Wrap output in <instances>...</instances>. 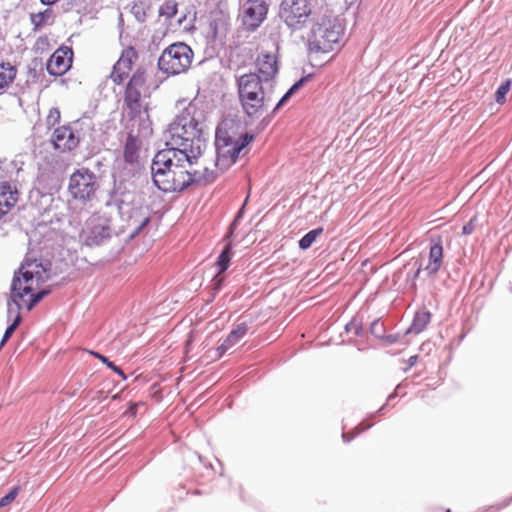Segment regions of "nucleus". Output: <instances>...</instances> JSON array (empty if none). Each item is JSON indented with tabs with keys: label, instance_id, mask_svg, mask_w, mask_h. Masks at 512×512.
<instances>
[{
	"label": "nucleus",
	"instance_id": "9",
	"mask_svg": "<svg viewBox=\"0 0 512 512\" xmlns=\"http://www.w3.org/2000/svg\"><path fill=\"white\" fill-rule=\"evenodd\" d=\"M194 53L185 43L171 44L161 54L158 66L168 75H178L186 72L192 64Z\"/></svg>",
	"mask_w": 512,
	"mask_h": 512
},
{
	"label": "nucleus",
	"instance_id": "27",
	"mask_svg": "<svg viewBox=\"0 0 512 512\" xmlns=\"http://www.w3.org/2000/svg\"><path fill=\"white\" fill-rule=\"evenodd\" d=\"M89 353L93 355L95 358L99 359L109 369L117 373L122 379L125 380L127 378L123 370L120 367L116 366L113 362H111L106 356L95 351H89Z\"/></svg>",
	"mask_w": 512,
	"mask_h": 512
},
{
	"label": "nucleus",
	"instance_id": "26",
	"mask_svg": "<svg viewBox=\"0 0 512 512\" xmlns=\"http://www.w3.org/2000/svg\"><path fill=\"white\" fill-rule=\"evenodd\" d=\"M230 260H231V246H230V244H228L225 246V248L223 249V251L221 252V254L219 255L218 260H217V267H218L219 273L224 272L229 267Z\"/></svg>",
	"mask_w": 512,
	"mask_h": 512
},
{
	"label": "nucleus",
	"instance_id": "20",
	"mask_svg": "<svg viewBox=\"0 0 512 512\" xmlns=\"http://www.w3.org/2000/svg\"><path fill=\"white\" fill-rule=\"evenodd\" d=\"M443 255V246L440 240L431 245L428 263L425 266V271L428 275H435L440 270L443 264Z\"/></svg>",
	"mask_w": 512,
	"mask_h": 512
},
{
	"label": "nucleus",
	"instance_id": "32",
	"mask_svg": "<svg viewBox=\"0 0 512 512\" xmlns=\"http://www.w3.org/2000/svg\"><path fill=\"white\" fill-rule=\"evenodd\" d=\"M20 488L18 486L12 488L8 494L0 499V508L6 507L11 504L19 494Z\"/></svg>",
	"mask_w": 512,
	"mask_h": 512
},
{
	"label": "nucleus",
	"instance_id": "38",
	"mask_svg": "<svg viewBox=\"0 0 512 512\" xmlns=\"http://www.w3.org/2000/svg\"><path fill=\"white\" fill-rule=\"evenodd\" d=\"M149 222V218L148 217H145L143 222L141 223L139 229L143 228L144 226L147 225V223Z\"/></svg>",
	"mask_w": 512,
	"mask_h": 512
},
{
	"label": "nucleus",
	"instance_id": "35",
	"mask_svg": "<svg viewBox=\"0 0 512 512\" xmlns=\"http://www.w3.org/2000/svg\"><path fill=\"white\" fill-rule=\"evenodd\" d=\"M139 405H140V403H133V402H131L130 405H129V409H128L127 413H129L132 416H135L136 413H137V409H138Z\"/></svg>",
	"mask_w": 512,
	"mask_h": 512
},
{
	"label": "nucleus",
	"instance_id": "33",
	"mask_svg": "<svg viewBox=\"0 0 512 512\" xmlns=\"http://www.w3.org/2000/svg\"><path fill=\"white\" fill-rule=\"evenodd\" d=\"M21 322V317L18 315L13 323L6 329L4 335H3V338L0 342V346H3L4 343L11 337V335L13 334V332L16 330V328L18 327V325L20 324Z\"/></svg>",
	"mask_w": 512,
	"mask_h": 512
},
{
	"label": "nucleus",
	"instance_id": "18",
	"mask_svg": "<svg viewBox=\"0 0 512 512\" xmlns=\"http://www.w3.org/2000/svg\"><path fill=\"white\" fill-rule=\"evenodd\" d=\"M19 201V191L11 183L0 182V220L9 214Z\"/></svg>",
	"mask_w": 512,
	"mask_h": 512
},
{
	"label": "nucleus",
	"instance_id": "2",
	"mask_svg": "<svg viewBox=\"0 0 512 512\" xmlns=\"http://www.w3.org/2000/svg\"><path fill=\"white\" fill-rule=\"evenodd\" d=\"M49 277V269L41 261L26 259L12 282L13 301L17 307L31 311L49 293L43 288Z\"/></svg>",
	"mask_w": 512,
	"mask_h": 512
},
{
	"label": "nucleus",
	"instance_id": "22",
	"mask_svg": "<svg viewBox=\"0 0 512 512\" xmlns=\"http://www.w3.org/2000/svg\"><path fill=\"white\" fill-rule=\"evenodd\" d=\"M140 142L138 137L129 133L124 145V159L127 163L134 164L138 161Z\"/></svg>",
	"mask_w": 512,
	"mask_h": 512
},
{
	"label": "nucleus",
	"instance_id": "1",
	"mask_svg": "<svg viewBox=\"0 0 512 512\" xmlns=\"http://www.w3.org/2000/svg\"><path fill=\"white\" fill-rule=\"evenodd\" d=\"M157 87L149 71L144 67H138L124 86L123 114L129 126L132 129L136 128L139 135L149 136L153 133L149 99Z\"/></svg>",
	"mask_w": 512,
	"mask_h": 512
},
{
	"label": "nucleus",
	"instance_id": "5",
	"mask_svg": "<svg viewBox=\"0 0 512 512\" xmlns=\"http://www.w3.org/2000/svg\"><path fill=\"white\" fill-rule=\"evenodd\" d=\"M345 22L333 13L323 14L313 24L308 36L309 55L327 54L340 46L344 35Z\"/></svg>",
	"mask_w": 512,
	"mask_h": 512
},
{
	"label": "nucleus",
	"instance_id": "25",
	"mask_svg": "<svg viewBox=\"0 0 512 512\" xmlns=\"http://www.w3.org/2000/svg\"><path fill=\"white\" fill-rule=\"evenodd\" d=\"M323 233V228L319 227L314 230L309 231L306 235H304L299 241V247L302 250H306L310 248L316 239Z\"/></svg>",
	"mask_w": 512,
	"mask_h": 512
},
{
	"label": "nucleus",
	"instance_id": "31",
	"mask_svg": "<svg viewBox=\"0 0 512 512\" xmlns=\"http://www.w3.org/2000/svg\"><path fill=\"white\" fill-rule=\"evenodd\" d=\"M303 83L304 79H300L298 82H296L277 103L276 107L274 108V112L282 107L288 101V99L303 85Z\"/></svg>",
	"mask_w": 512,
	"mask_h": 512
},
{
	"label": "nucleus",
	"instance_id": "34",
	"mask_svg": "<svg viewBox=\"0 0 512 512\" xmlns=\"http://www.w3.org/2000/svg\"><path fill=\"white\" fill-rule=\"evenodd\" d=\"M475 230V223H474V219H471L467 224H465L462 228V233L464 235H470L474 232Z\"/></svg>",
	"mask_w": 512,
	"mask_h": 512
},
{
	"label": "nucleus",
	"instance_id": "39",
	"mask_svg": "<svg viewBox=\"0 0 512 512\" xmlns=\"http://www.w3.org/2000/svg\"><path fill=\"white\" fill-rule=\"evenodd\" d=\"M419 273H420V268L417 270L416 276H418Z\"/></svg>",
	"mask_w": 512,
	"mask_h": 512
},
{
	"label": "nucleus",
	"instance_id": "10",
	"mask_svg": "<svg viewBox=\"0 0 512 512\" xmlns=\"http://www.w3.org/2000/svg\"><path fill=\"white\" fill-rule=\"evenodd\" d=\"M205 149H199V154L187 153V159L189 160L188 164V173L189 178L191 179V184L193 183H211L213 182L221 173L220 170L215 167L211 168L210 165H214L215 160L211 157H208L204 153Z\"/></svg>",
	"mask_w": 512,
	"mask_h": 512
},
{
	"label": "nucleus",
	"instance_id": "11",
	"mask_svg": "<svg viewBox=\"0 0 512 512\" xmlns=\"http://www.w3.org/2000/svg\"><path fill=\"white\" fill-rule=\"evenodd\" d=\"M311 13L309 0H283L279 16L288 27L300 30L306 25Z\"/></svg>",
	"mask_w": 512,
	"mask_h": 512
},
{
	"label": "nucleus",
	"instance_id": "30",
	"mask_svg": "<svg viewBox=\"0 0 512 512\" xmlns=\"http://www.w3.org/2000/svg\"><path fill=\"white\" fill-rule=\"evenodd\" d=\"M511 79H507L503 84H501L495 93V100L499 104H503L506 100V95L511 88Z\"/></svg>",
	"mask_w": 512,
	"mask_h": 512
},
{
	"label": "nucleus",
	"instance_id": "19",
	"mask_svg": "<svg viewBox=\"0 0 512 512\" xmlns=\"http://www.w3.org/2000/svg\"><path fill=\"white\" fill-rule=\"evenodd\" d=\"M248 332V325L245 322L237 324L221 345L216 349L215 359L221 358L226 351L236 345Z\"/></svg>",
	"mask_w": 512,
	"mask_h": 512
},
{
	"label": "nucleus",
	"instance_id": "17",
	"mask_svg": "<svg viewBox=\"0 0 512 512\" xmlns=\"http://www.w3.org/2000/svg\"><path fill=\"white\" fill-rule=\"evenodd\" d=\"M73 51L69 47L58 48L47 62V71L53 76L64 75L72 65Z\"/></svg>",
	"mask_w": 512,
	"mask_h": 512
},
{
	"label": "nucleus",
	"instance_id": "3",
	"mask_svg": "<svg viewBox=\"0 0 512 512\" xmlns=\"http://www.w3.org/2000/svg\"><path fill=\"white\" fill-rule=\"evenodd\" d=\"M187 153L164 149L153 158L151 173L154 184L163 192H180L191 185Z\"/></svg>",
	"mask_w": 512,
	"mask_h": 512
},
{
	"label": "nucleus",
	"instance_id": "36",
	"mask_svg": "<svg viewBox=\"0 0 512 512\" xmlns=\"http://www.w3.org/2000/svg\"><path fill=\"white\" fill-rule=\"evenodd\" d=\"M417 359H418V356L414 355V356H411L408 360V363H409V367H412L416 364L417 362Z\"/></svg>",
	"mask_w": 512,
	"mask_h": 512
},
{
	"label": "nucleus",
	"instance_id": "14",
	"mask_svg": "<svg viewBox=\"0 0 512 512\" xmlns=\"http://www.w3.org/2000/svg\"><path fill=\"white\" fill-rule=\"evenodd\" d=\"M137 60L138 53L135 48L132 46L125 48L112 68L110 74L111 81L115 85H120L125 80L128 81L130 74L133 71V66Z\"/></svg>",
	"mask_w": 512,
	"mask_h": 512
},
{
	"label": "nucleus",
	"instance_id": "21",
	"mask_svg": "<svg viewBox=\"0 0 512 512\" xmlns=\"http://www.w3.org/2000/svg\"><path fill=\"white\" fill-rule=\"evenodd\" d=\"M17 67L9 62L0 63V95L5 93L16 79Z\"/></svg>",
	"mask_w": 512,
	"mask_h": 512
},
{
	"label": "nucleus",
	"instance_id": "13",
	"mask_svg": "<svg viewBox=\"0 0 512 512\" xmlns=\"http://www.w3.org/2000/svg\"><path fill=\"white\" fill-rule=\"evenodd\" d=\"M81 135L76 123H66L56 127L50 137L53 149L61 154L74 151L80 144Z\"/></svg>",
	"mask_w": 512,
	"mask_h": 512
},
{
	"label": "nucleus",
	"instance_id": "29",
	"mask_svg": "<svg viewBox=\"0 0 512 512\" xmlns=\"http://www.w3.org/2000/svg\"><path fill=\"white\" fill-rule=\"evenodd\" d=\"M61 120V112L59 108L52 107L49 109L46 117H45V125L48 129H51L58 125Z\"/></svg>",
	"mask_w": 512,
	"mask_h": 512
},
{
	"label": "nucleus",
	"instance_id": "15",
	"mask_svg": "<svg viewBox=\"0 0 512 512\" xmlns=\"http://www.w3.org/2000/svg\"><path fill=\"white\" fill-rule=\"evenodd\" d=\"M273 50H262L256 58V73L263 82L274 79L278 73V45L272 44Z\"/></svg>",
	"mask_w": 512,
	"mask_h": 512
},
{
	"label": "nucleus",
	"instance_id": "23",
	"mask_svg": "<svg viewBox=\"0 0 512 512\" xmlns=\"http://www.w3.org/2000/svg\"><path fill=\"white\" fill-rule=\"evenodd\" d=\"M31 23L34 26V30H39L46 25H50L54 22L53 10L48 8L42 12L33 13L30 16Z\"/></svg>",
	"mask_w": 512,
	"mask_h": 512
},
{
	"label": "nucleus",
	"instance_id": "6",
	"mask_svg": "<svg viewBox=\"0 0 512 512\" xmlns=\"http://www.w3.org/2000/svg\"><path fill=\"white\" fill-rule=\"evenodd\" d=\"M237 92L243 113L252 119L261 117L267 106L263 81L255 73H246L237 79Z\"/></svg>",
	"mask_w": 512,
	"mask_h": 512
},
{
	"label": "nucleus",
	"instance_id": "28",
	"mask_svg": "<svg viewBox=\"0 0 512 512\" xmlns=\"http://www.w3.org/2000/svg\"><path fill=\"white\" fill-rule=\"evenodd\" d=\"M178 8L175 0H167L165 1L159 9V13L161 16H165L170 19L173 18L177 14Z\"/></svg>",
	"mask_w": 512,
	"mask_h": 512
},
{
	"label": "nucleus",
	"instance_id": "16",
	"mask_svg": "<svg viewBox=\"0 0 512 512\" xmlns=\"http://www.w3.org/2000/svg\"><path fill=\"white\" fill-rule=\"evenodd\" d=\"M268 4L265 0H247L243 4V23L250 30H255L266 19Z\"/></svg>",
	"mask_w": 512,
	"mask_h": 512
},
{
	"label": "nucleus",
	"instance_id": "24",
	"mask_svg": "<svg viewBox=\"0 0 512 512\" xmlns=\"http://www.w3.org/2000/svg\"><path fill=\"white\" fill-rule=\"evenodd\" d=\"M431 320V313L426 310H419L416 312L412 324L409 328L410 332L420 333L422 332Z\"/></svg>",
	"mask_w": 512,
	"mask_h": 512
},
{
	"label": "nucleus",
	"instance_id": "8",
	"mask_svg": "<svg viewBox=\"0 0 512 512\" xmlns=\"http://www.w3.org/2000/svg\"><path fill=\"white\" fill-rule=\"evenodd\" d=\"M99 183L96 174L89 168L76 169L69 177L68 193L70 197L81 204H87L96 198Z\"/></svg>",
	"mask_w": 512,
	"mask_h": 512
},
{
	"label": "nucleus",
	"instance_id": "12",
	"mask_svg": "<svg viewBox=\"0 0 512 512\" xmlns=\"http://www.w3.org/2000/svg\"><path fill=\"white\" fill-rule=\"evenodd\" d=\"M111 233V219L105 213L97 212L87 219L81 238L85 245L94 246L110 238Z\"/></svg>",
	"mask_w": 512,
	"mask_h": 512
},
{
	"label": "nucleus",
	"instance_id": "37",
	"mask_svg": "<svg viewBox=\"0 0 512 512\" xmlns=\"http://www.w3.org/2000/svg\"><path fill=\"white\" fill-rule=\"evenodd\" d=\"M40 1H41V3H42V4H44V5H48V6H50V5H53V4H55L56 2H58L59 0H40Z\"/></svg>",
	"mask_w": 512,
	"mask_h": 512
},
{
	"label": "nucleus",
	"instance_id": "4",
	"mask_svg": "<svg viewBox=\"0 0 512 512\" xmlns=\"http://www.w3.org/2000/svg\"><path fill=\"white\" fill-rule=\"evenodd\" d=\"M168 150H177L185 153H197L199 149L206 148L202 137L201 123L195 118L193 108H185L169 125Z\"/></svg>",
	"mask_w": 512,
	"mask_h": 512
},
{
	"label": "nucleus",
	"instance_id": "7",
	"mask_svg": "<svg viewBox=\"0 0 512 512\" xmlns=\"http://www.w3.org/2000/svg\"><path fill=\"white\" fill-rule=\"evenodd\" d=\"M252 140V135H231L226 129L218 127L215 140L217 156L214 167H217L220 172L226 171L236 162L241 150Z\"/></svg>",
	"mask_w": 512,
	"mask_h": 512
}]
</instances>
